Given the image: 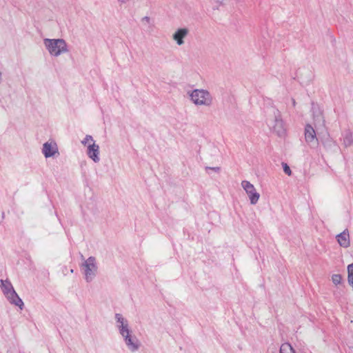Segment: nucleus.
Listing matches in <instances>:
<instances>
[{
	"instance_id": "nucleus-7",
	"label": "nucleus",
	"mask_w": 353,
	"mask_h": 353,
	"mask_svg": "<svg viewBox=\"0 0 353 353\" xmlns=\"http://www.w3.org/2000/svg\"><path fill=\"white\" fill-rule=\"evenodd\" d=\"M304 135L306 143L310 147L314 148L319 145V139L316 137V132L312 125H305Z\"/></svg>"
},
{
	"instance_id": "nucleus-15",
	"label": "nucleus",
	"mask_w": 353,
	"mask_h": 353,
	"mask_svg": "<svg viewBox=\"0 0 353 353\" xmlns=\"http://www.w3.org/2000/svg\"><path fill=\"white\" fill-rule=\"evenodd\" d=\"M279 353H295V350L289 343H284L281 345Z\"/></svg>"
},
{
	"instance_id": "nucleus-21",
	"label": "nucleus",
	"mask_w": 353,
	"mask_h": 353,
	"mask_svg": "<svg viewBox=\"0 0 353 353\" xmlns=\"http://www.w3.org/2000/svg\"><path fill=\"white\" fill-rule=\"evenodd\" d=\"M205 170L208 172V170H213L215 172H219L221 168L219 167H205Z\"/></svg>"
},
{
	"instance_id": "nucleus-18",
	"label": "nucleus",
	"mask_w": 353,
	"mask_h": 353,
	"mask_svg": "<svg viewBox=\"0 0 353 353\" xmlns=\"http://www.w3.org/2000/svg\"><path fill=\"white\" fill-rule=\"evenodd\" d=\"M141 23L145 26H148V27L152 26L150 18L147 16L144 17L141 19Z\"/></svg>"
},
{
	"instance_id": "nucleus-8",
	"label": "nucleus",
	"mask_w": 353,
	"mask_h": 353,
	"mask_svg": "<svg viewBox=\"0 0 353 353\" xmlns=\"http://www.w3.org/2000/svg\"><path fill=\"white\" fill-rule=\"evenodd\" d=\"M189 34L190 29L188 28H179L172 34V39L177 46H181L185 43V39Z\"/></svg>"
},
{
	"instance_id": "nucleus-3",
	"label": "nucleus",
	"mask_w": 353,
	"mask_h": 353,
	"mask_svg": "<svg viewBox=\"0 0 353 353\" xmlns=\"http://www.w3.org/2000/svg\"><path fill=\"white\" fill-rule=\"evenodd\" d=\"M43 44L49 54L53 57H59L68 52V45L63 39H44Z\"/></svg>"
},
{
	"instance_id": "nucleus-2",
	"label": "nucleus",
	"mask_w": 353,
	"mask_h": 353,
	"mask_svg": "<svg viewBox=\"0 0 353 353\" xmlns=\"http://www.w3.org/2000/svg\"><path fill=\"white\" fill-rule=\"evenodd\" d=\"M190 101L197 106L210 107L213 103L211 93L205 89H194L188 92Z\"/></svg>"
},
{
	"instance_id": "nucleus-16",
	"label": "nucleus",
	"mask_w": 353,
	"mask_h": 353,
	"mask_svg": "<svg viewBox=\"0 0 353 353\" xmlns=\"http://www.w3.org/2000/svg\"><path fill=\"white\" fill-rule=\"evenodd\" d=\"M95 142L91 135H86L85 138L81 141V143L88 147L89 143Z\"/></svg>"
},
{
	"instance_id": "nucleus-14",
	"label": "nucleus",
	"mask_w": 353,
	"mask_h": 353,
	"mask_svg": "<svg viewBox=\"0 0 353 353\" xmlns=\"http://www.w3.org/2000/svg\"><path fill=\"white\" fill-rule=\"evenodd\" d=\"M343 142L345 147H348L353 143V134L349 130L345 131L343 134Z\"/></svg>"
},
{
	"instance_id": "nucleus-17",
	"label": "nucleus",
	"mask_w": 353,
	"mask_h": 353,
	"mask_svg": "<svg viewBox=\"0 0 353 353\" xmlns=\"http://www.w3.org/2000/svg\"><path fill=\"white\" fill-rule=\"evenodd\" d=\"M332 281L334 285H337L341 283L342 276L339 274H333L332 276Z\"/></svg>"
},
{
	"instance_id": "nucleus-4",
	"label": "nucleus",
	"mask_w": 353,
	"mask_h": 353,
	"mask_svg": "<svg viewBox=\"0 0 353 353\" xmlns=\"http://www.w3.org/2000/svg\"><path fill=\"white\" fill-rule=\"evenodd\" d=\"M1 288L3 294L8 299L11 304L19 307L21 309L23 307V302L16 293L13 286L8 280H1Z\"/></svg>"
},
{
	"instance_id": "nucleus-24",
	"label": "nucleus",
	"mask_w": 353,
	"mask_h": 353,
	"mask_svg": "<svg viewBox=\"0 0 353 353\" xmlns=\"http://www.w3.org/2000/svg\"><path fill=\"white\" fill-rule=\"evenodd\" d=\"M292 103L294 107L296 105V101L294 99H292Z\"/></svg>"
},
{
	"instance_id": "nucleus-10",
	"label": "nucleus",
	"mask_w": 353,
	"mask_h": 353,
	"mask_svg": "<svg viewBox=\"0 0 353 353\" xmlns=\"http://www.w3.org/2000/svg\"><path fill=\"white\" fill-rule=\"evenodd\" d=\"M128 348L131 352H135L139 348V341L135 336H132L131 331L121 334Z\"/></svg>"
},
{
	"instance_id": "nucleus-23",
	"label": "nucleus",
	"mask_w": 353,
	"mask_h": 353,
	"mask_svg": "<svg viewBox=\"0 0 353 353\" xmlns=\"http://www.w3.org/2000/svg\"><path fill=\"white\" fill-rule=\"evenodd\" d=\"M3 81V73L1 72H0V84L2 83Z\"/></svg>"
},
{
	"instance_id": "nucleus-22",
	"label": "nucleus",
	"mask_w": 353,
	"mask_h": 353,
	"mask_svg": "<svg viewBox=\"0 0 353 353\" xmlns=\"http://www.w3.org/2000/svg\"><path fill=\"white\" fill-rule=\"evenodd\" d=\"M119 3L123 4L128 2L130 0H117Z\"/></svg>"
},
{
	"instance_id": "nucleus-20",
	"label": "nucleus",
	"mask_w": 353,
	"mask_h": 353,
	"mask_svg": "<svg viewBox=\"0 0 353 353\" xmlns=\"http://www.w3.org/2000/svg\"><path fill=\"white\" fill-rule=\"evenodd\" d=\"M314 122H316V121H318V122L322 121L323 123L324 122V120L323 119V117H322L321 112H319V114L316 116L314 117Z\"/></svg>"
},
{
	"instance_id": "nucleus-11",
	"label": "nucleus",
	"mask_w": 353,
	"mask_h": 353,
	"mask_svg": "<svg viewBox=\"0 0 353 353\" xmlns=\"http://www.w3.org/2000/svg\"><path fill=\"white\" fill-rule=\"evenodd\" d=\"M87 155L94 163H99L100 161L99 145L95 142L89 143L87 148Z\"/></svg>"
},
{
	"instance_id": "nucleus-19",
	"label": "nucleus",
	"mask_w": 353,
	"mask_h": 353,
	"mask_svg": "<svg viewBox=\"0 0 353 353\" xmlns=\"http://www.w3.org/2000/svg\"><path fill=\"white\" fill-rule=\"evenodd\" d=\"M282 166H283L284 172L286 174H288V176H290L292 174V171H291L290 167L288 165V164L285 163H283Z\"/></svg>"
},
{
	"instance_id": "nucleus-12",
	"label": "nucleus",
	"mask_w": 353,
	"mask_h": 353,
	"mask_svg": "<svg viewBox=\"0 0 353 353\" xmlns=\"http://www.w3.org/2000/svg\"><path fill=\"white\" fill-rule=\"evenodd\" d=\"M115 320L117 322V327L121 335L130 331L128 322L125 318H123L122 314L119 313L116 314Z\"/></svg>"
},
{
	"instance_id": "nucleus-5",
	"label": "nucleus",
	"mask_w": 353,
	"mask_h": 353,
	"mask_svg": "<svg viewBox=\"0 0 353 353\" xmlns=\"http://www.w3.org/2000/svg\"><path fill=\"white\" fill-rule=\"evenodd\" d=\"M81 268L86 282L90 283L94 280L98 272L96 258L90 256L81 265Z\"/></svg>"
},
{
	"instance_id": "nucleus-1",
	"label": "nucleus",
	"mask_w": 353,
	"mask_h": 353,
	"mask_svg": "<svg viewBox=\"0 0 353 353\" xmlns=\"http://www.w3.org/2000/svg\"><path fill=\"white\" fill-rule=\"evenodd\" d=\"M270 115L267 118V124L270 129L272 130L279 137H284L286 133V129L283 121L281 118V112L276 108L270 109Z\"/></svg>"
},
{
	"instance_id": "nucleus-13",
	"label": "nucleus",
	"mask_w": 353,
	"mask_h": 353,
	"mask_svg": "<svg viewBox=\"0 0 353 353\" xmlns=\"http://www.w3.org/2000/svg\"><path fill=\"white\" fill-rule=\"evenodd\" d=\"M336 239L339 244L343 248H348L350 245V234L347 229L336 235Z\"/></svg>"
},
{
	"instance_id": "nucleus-6",
	"label": "nucleus",
	"mask_w": 353,
	"mask_h": 353,
	"mask_svg": "<svg viewBox=\"0 0 353 353\" xmlns=\"http://www.w3.org/2000/svg\"><path fill=\"white\" fill-rule=\"evenodd\" d=\"M241 186L246 192L250 203L256 205L259 200L260 194L256 191L254 185L250 181L244 180L241 181Z\"/></svg>"
},
{
	"instance_id": "nucleus-9",
	"label": "nucleus",
	"mask_w": 353,
	"mask_h": 353,
	"mask_svg": "<svg viewBox=\"0 0 353 353\" xmlns=\"http://www.w3.org/2000/svg\"><path fill=\"white\" fill-rule=\"evenodd\" d=\"M42 153L46 158L54 157L55 155H58L57 144L53 141L44 143L42 148Z\"/></svg>"
}]
</instances>
